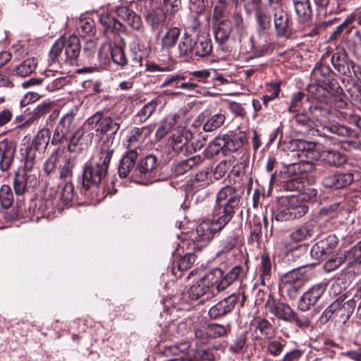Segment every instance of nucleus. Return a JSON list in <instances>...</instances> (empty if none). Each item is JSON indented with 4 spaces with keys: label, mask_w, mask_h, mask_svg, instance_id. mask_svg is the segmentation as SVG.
I'll return each instance as SVG.
<instances>
[{
    "label": "nucleus",
    "mask_w": 361,
    "mask_h": 361,
    "mask_svg": "<svg viewBox=\"0 0 361 361\" xmlns=\"http://www.w3.org/2000/svg\"><path fill=\"white\" fill-rule=\"evenodd\" d=\"M225 137H216L212 140L206 149L207 155L214 157L225 149Z\"/></svg>",
    "instance_id": "obj_46"
},
{
    "label": "nucleus",
    "mask_w": 361,
    "mask_h": 361,
    "mask_svg": "<svg viewBox=\"0 0 361 361\" xmlns=\"http://www.w3.org/2000/svg\"><path fill=\"white\" fill-rule=\"evenodd\" d=\"M64 152L57 149L54 151L44 164V170L47 174L54 172L59 166L61 159L63 158Z\"/></svg>",
    "instance_id": "obj_41"
},
{
    "label": "nucleus",
    "mask_w": 361,
    "mask_h": 361,
    "mask_svg": "<svg viewBox=\"0 0 361 361\" xmlns=\"http://www.w3.org/2000/svg\"><path fill=\"white\" fill-rule=\"evenodd\" d=\"M230 331L229 326H224L217 324L207 325V333L210 338H216L226 335Z\"/></svg>",
    "instance_id": "obj_49"
},
{
    "label": "nucleus",
    "mask_w": 361,
    "mask_h": 361,
    "mask_svg": "<svg viewBox=\"0 0 361 361\" xmlns=\"http://www.w3.org/2000/svg\"><path fill=\"white\" fill-rule=\"evenodd\" d=\"M23 201L17 197L13 209L8 213L6 218L12 221L20 220L23 216Z\"/></svg>",
    "instance_id": "obj_58"
},
{
    "label": "nucleus",
    "mask_w": 361,
    "mask_h": 361,
    "mask_svg": "<svg viewBox=\"0 0 361 361\" xmlns=\"http://www.w3.org/2000/svg\"><path fill=\"white\" fill-rule=\"evenodd\" d=\"M317 195V190L315 188L304 185L296 195L282 197L279 200L275 216L276 221H289L302 217L308 211V207L304 202L316 197Z\"/></svg>",
    "instance_id": "obj_2"
},
{
    "label": "nucleus",
    "mask_w": 361,
    "mask_h": 361,
    "mask_svg": "<svg viewBox=\"0 0 361 361\" xmlns=\"http://www.w3.org/2000/svg\"><path fill=\"white\" fill-rule=\"evenodd\" d=\"M305 267H307V265L302 266L300 268L294 269L285 274L281 279L279 286H288L290 285L304 283L307 279V276L306 272L302 270V268Z\"/></svg>",
    "instance_id": "obj_24"
},
{
    "label": "nucleus",
    "mask_w": 361,
    "mask_h": 361,
    "mask_svg": "<svg viewBox=\"0 0 361 361\" xmlns=\"http://www.w3.org/2000/svg\"><path fill=\"white\" fill-rule=\"evenodd\" d=\"M73 165L71 164V157L66 154H63V158L61 159L59 170L61 178H66L71 174Z\"/></svg>",
    "instance_id": "obj_55"
},
{
    "label": "nucleus",
    "mask_w": 361,
    "mask_h": 361,
    "mask_svg": "<svg viewBox=\"0 0 361 361\" xmlns=\"http://www.w3.org/2000/svg\"><path fill=\"white\" fill-rule=\"evenodd\" d=\"M213 27L215 40L219 44L226 42L233 30L232 23L230 20L227 19L216 20Z\"/></svg>",
    "instance_id": "obj_22"
},
{
    "label": "nucleus",
    "mask_w": 361,
    "mask_h": 361,
    "mask_svg": "<svg viewBox=\"0 0 361 361\" xmlns=\"http://www.w3.org/2000/svg\"><path fill=\"white\" fill-rule=\"evenodd\" d=\"M295 13L301 23H305L312 16V8L310 0H293Z\"/></svg>",
    "instance_id": "obj_34"
},
{
    "label": "nucleus",
    "mask_w": 361,
    "mask_h": 361,
    "mask_svg": "<svg viewBox=\"0 0 361 361\" xmlns=\"http://www.w3.org/2000/svg\"><path fill=\"white\" fill-rule=\"evenodd\" d=\"M285 345V341L274 340L269 343L267 346V350L271 355L277 356L281 353Z\"/></svg>",
    "instance_id": "obj_64"
},
{
    "label": "nucleus",
    "mask_w": 361,
    "mask_h": 361,
    "mask_svg": "<svg viewBox=\"0 0 361 361\" xmlns=\"http://www.w3.org/2000/svg\"><path fill=\"white\" fill-rule=\"evenodd\" d=\"M63 48L64 39L60 38L56 41L49 51V59L51 63L65 62L62 57V55L64 54Z\"/></svg>",
    "instance_id": "obj_44"
},
{
    "label": "nucleus",
    "mask_w": 361,
    "mask_h": 361,
    "mask_svg": "<svg viewBox=\"0 0 361 361\" xmlns=\"http://www.w3.org/2000/svg\"><path fill=\"white\" fill-rule=\"evenodd\" d=\"M326 288V284L320 283L307 290L300 298L298 308L303 311L309 310L320 299Z\"/></svg>",
    "instance_id": "obj_11"
},
{
    "label": "nucleus",
    "mask_w": 361,
    "mask_h": 361,
    "mask_svg": "<svg viewBox=\"0 0 361 361\" xmlns=\"http://www.w3.org/2000/svg\"><path fill=\"white\" fill-rule=\"evenodd\" d=\"M50 109H51V105H50V104H48V103H43V104L38 105V106L36 109H35V110L32 111V116L25 121V122L24 123V125L25 123L26 124L30 123L34 120L38 118L41 116L44 115L47 112H48L50 110Z\"/></svg>",
    "instance_id": "obj_59"
},
{
    "label": "nucleus",
    "mask_w": 361,
    "mask_h": 361,
    "mask_svg": "<svg viewBox=\"0 0 361 361\" xmlns=\"http://www.w3.org/2000/svg\"><path fill=\"white\" fill-rule=\"evenodd\" d=\"M210 183L208 170H203L192 178L188 181L190 185L193 190H199L200 188H204L208 185Z\"/></svg>",
    "instance_id": "obj_42"
},
{
    "label": "nucleus",
    "mask_w": 361,
    "mask_h": 361,
    "mask_svg": "<svg viewBox=\"0 0 361 361\" xmlns=\"http://www.w3.org/2000/svg\"><path fill=\"white\" fill-rule=\"evenodd\" d=\"M274 22L276 35L279 37L286 36L289 28L288 16L280 6L275 8Z\"/></svg>",
    "instance_id": "obj_26"
},
{
    "label": "nucleus",
    "mask_w": 361,
    "mask_h": 361,
    "mask_svg": "<svg viewBox=\"0 0 361 361\" xmlns=\"http://www.w3.org/2000/svg\"><path fill=\"white\" fill-rule=\"evenodd\" d=\"M226 116L221 112L203 116V130L205 132H212L219 128L225 122Z\"/></svg>",
    "instance_id": "obj_30"
},
{
    "label": "nucleus",
    "mask_w": 361,
    "mask_h": 361,
    "mask_svg": "<svg viewBox=\"0 0 361 361\" xmlns=\"http://www.w3.org/2000/svg\"><path fill=\"white\" fill-rule=\"evenodd\" d=\"M180 31L176 27L167 29L166 32H159L157 34L161 41L162 50H169L173 47L178 42Z\"/></svg>",
    "instance_id": "obj_25"
},
{
    "label": "nucleus",
    "mask_w": 361,
    "mask_h": 361,
    "mask_svg": "<svg viewBox=\"0 0 361 361\" xmlns=\"http://www.w3.org/2000/svg\"><path fill=\"white\" fill-rule=\"evenodd\" d=\"M353 181V175L350 173H338L326 176L323 178L322 184L326 188L334 190L343 188Z\"/></svg>",
    "instance_id": "obj_16"
},
{
    "label": "nucleus",
    "mask_w": 361,
    "mask_h": 361,
    "mask_svg": "<svg viewBox=\"0 0 361 361\" xmlns=\"http://www.w3.org/2000/svg\"><path fill=\"white\" fill-rule=\"evenodd\" d=\"M137 157V152L128 151L118 166V175L121 178L127 177L135 167V161Z\"/></svg>",
    "instance_id": "obj_29"
},
{
    "label": "nucleus",
    "mask_w": 361,
    "mask_h": 361,
    "mask_svg": "<svg viewBox=\"0 0 361 361\" xmlns=\"http://www.w3.org/2000/svg\"><path fill=\"white\" fill-rule=\"evenodd\" d=\"M195 45L193 47V54L195 56L204 57L212 53V45L209 39L200 38L195 41Z\"/></svg>",
    "instance_id": "obj_40"
},
{
    "label": "nucleus",
    "mask_w": 361,
    "mask_h": 361,
    "mask_svg": "<svg viewBox=\"0 0 361 361\" xmlns=\"http://www.w3.org/2000/svg\"><path fill=\"white\" fill-rule=\"evenodd\" d=\"M266 309L279 319L294 322L299 326L302 325V322L297 317L294 310L286 303L277 302L273 298L269 297L266 303Z\"/></svg>",
    "instance_id": "obj_9"
},
{
    "label": "nucleus",
    "mask_w": 361,
    "mask_h": 361,
    "mask_svg": "<svg viewBox=\"0 0 361 361\" xmlns=\"http://www.w3.org/2000/svg\"><path fill=\"white\" fill-rule=\"evenodd\" d=\"M97 60L104 68H106L111 61L121 66H125L128 62L123 48L111 42H105L101 46Z\"/></svg>",
    "instance_id": "obj_8"
},
{
    "label": "nucleus",
    "mask_w": 361,
    "mask_h": 361,
    "mask_svg": "<svg viewBox=\"0 0 361 361\" xmlns=\"http://www.w3.org/2000/svg\"><path fill=\"white\" fill-rule=\"evenodd\" d=\"M94 22L90 18L81 19L78 24V32L80 35H90L93 32Z\"/></svg>",
    "instance_id": "obj_61"
},
{
    "label": "nucleus",
    "mask_w": 361,
    "mask_h": 361,
    "mask_svg": "<svg viewBox=\"0 0 361 361\" xmlns=\"http://www.w3.org/2000/svg\"><path fill=\"white\" fill-rule=\"evenodd\" d=\"M310 111L313 126L322 128L324 136H329L328 133L338 136V142L343 145V147L345 149H357L360 147L357 132L344 126L331 123V114L327 109L316 105L311 106Z\"/></svg>",
    "instance_id": "obj_1"
},
{
    "label": "nucleus",
    "mask_w": 361,
    "mask_h": 361,
    "mask_svg": "<svg viewBox=\"0 0 361 361\" xmlns=\"http://www.w3.org/2000/svg\"><path fill=\"white\" fill-rule=\"evenodd\" d=\"M240 200V196L234 187H224L217 193L214 215L228 224L233 218Z\"/></svg>",
    "instance_id": "obj_4"
},
{
    "label": "nucleus",
    "mask_w": 361,
    "mask_h": 361,
    "mask_svg": "<svg viewBox=\"0 0 361 361\" xmlns=\"http://www.w3.org/2000/svg\"><path fill=\"white\" fill-rule=\"evenodd\" d=\"M232 166H234V157L220 161L214 171V178L216 180L222 178Z\"/></svg>",
    "instance_id": "obj_47"
},
{
    "label": "nucleus",
    "mask_w": 361,
    "mask_h": 361,
    "mask_svg": "<svg viewBox=\"0 0 361 361\" xmlns=\"http://www.w3.org/2000/svg\"><path fill=\"white\" fill-rule=\"evenodd\" d=\"M309 93L313 99L317 102L332 104L334 98L336 96H341L343 90L336 81H328L315 82L310 85L308 87Z\"/></svg>",
    "instance_id": "obj_7"
},
{
    "label": "nucleus",
    "mask_w": 361,
    "mask_h": 361,
    "mask_svg": "<svg viewBox=\"0 0 361 361\" xmlns=\"http://www.w3.org/2000/svg\"><path fill=\"white\" fill-rule=\"evenodd\" d=\"M116 149L114 139L108 137L101 145L99 160L94 164L87 166L82 174V186L88 190L90 186H97L105 178L110 161Z\"/></svg>",
    "instance_id": "obj_3"
},
{
    "label": "nucleus",
    "mask_w": 361,
    "mask_h": 361,
    "mask_svg": "<svg viewBox=\"0 0 361 361\" xmlns=\"http://www.w3.org/2000/svg\"><path fill=\"white\" fill-rule=\"evenodd\" d=\"M13 201V195L9 186L6 185H2L0 189V202L1 207L7 209L11 206Z\"/></svg>",
    "instance_id": "obj_51"
},
{
    "label": "nucleus",
    "mask_w": 361,
    "mask_h": 361,
    "mask_svg": "<svg viewBox=\"0 0 361 361\" xmlns=\"http://www.w3.org/2000/svg\"><path fill=\"white\" fill-rule=\"evenodd\" d=\"M239 230L238 231H233L221 241V252H228L235 246L239 236Z\"/></svg>",
    "instance_id": "obj_50"
},
{
    "label": "nucleus",
    "mask_w": 361,
    "mask_h": 361,
    "mask_svg": "<svg viewBox=\"0 0 361 361\" xmlns=\"http://www.w3.org/2000/svg\"><path fill=\"white\" fill-rule=\"evenodd\" d=\"M247 341V333H241L235 339L234 343L231 345L229 349L235 353H240L244 348Z\"/></svg>",
    "instance_id": "obj_62"
},
{
    "label": "nucleus",
    "mask_w": 361,
    "mask_h": 361,
    "mask_svg": "<svg viewBox=\"0 0 361 361\" xmlns=\"http://www.w3.org/2000/svg\"><path fill=\"white\" fill-rule=\"evenodd\" d=\"M219 277V271H209L190 287L189 297L192 300L202 299V302L210 300L221 292L216 283Z\"/></svg>",
    "instance_id": "obj_5"
},
{
    "label": "nucleus",
    "mask_w": 361,
    "mask_h": 361,
    "mask_svg": "<svg viewBox=\"0 0 361 361\" xmlns=\"http://www.w3.org/2000/svg\"><path fill=\"white\" fill-rule=\"evenodd\" d=\"M343 299L341 297L337 298L322 313L321 316V320L322 322H326L333 314L337 310H340L341 304L343 302Z\"/></svg>",
    "instance_id": "obj_52"
},
{
    "label": "nucleus",
    "mask_w": 361,
    "mask_h": 361,
    "mask_svg": "<svg viewBox=\"0 0 361 361\" xmlns=\"http://www.w3.org/2000/svg\"><path fill=\"white\" fill-rule=\"evenodd\" d=\"M188 143V139L183 135H180L178 133L177 135L173 134L172 137H171V144L172 145V148L173 151L178 153L186 151Z\"/></svg>",
    "instance_id": "obj_48"
},
{
    "label": "nucleus",
    "mask_w": 361,
    "mask_h": 361,
    "mask_svg": "<svg viewBox=\"0 0 361 361\" xmlns=\"http://www.w3.org/2000/svg\"><path fill=\"white\" fill-rule=\"evenodd\" d=\"M117 14L120 18L125 21L134 30H139L142 26V20L133 10L128 7L122 6L117 10Z\"/></svg>",
    "instance_id": "obj_28"
},
{
    "label": "nucleus",
    "mask_w": 361,
    "mask_h": 361,
    "mask_svg": "<svg viewBox=\"0 0 361 361\" xmlns=\"http://www.w3.org/2000/svg\"><path fill=\"white\" fill-rule=\"evenodd\" d=\"M159 104V99H154L145 104L135 114V120L141 123L145 122L155 111Z\"/></svg>",
    "instance_id": "obj_36"
},
{
    "label": "nucleus",
    "mask_w": 361,
    "mask_h": 361,
    "mask_svg": "<svg viewBox=\"0 0 361 361\" xmlns=\"http://www.w3.org/2000/svg\"><path fill=\"white\" fill-rule=\"evenodd\" d=\"M224 137H225V142H226L225 149L231 152H236L242 147L247 141L246 135L243 132H239L231 137L227 135L224 136Z\"/></svg>",
    "instance_id": "obj_37"
},
{
    "label": "nucleus",
    "mask_w": 361,
    "mask_h": 361,
    "mask_svg": "<svg viewBox=\"0 0 361 361\" xmlns=\"http://www.w3.org/2000/svg\"><path fill=\"white\" fill-rule=\"evenodd\" d=\"M314 233V226L312 225H303L295 230L290 234V238L295 242L305 240L312 236Z\"/></svg>",
    "instance_id": "obj_43"
},
{
    "label": "nucleus",
    "mask_w": 361,
    "mask_h": 361,
    "mask_svg": "<svg viewBox=\"0 0 361 361\" xmlns=\"http://www.w3.org/2000/svg\"><path fill=\"white\" fill-rule=\"evenodd\" d=\"M102 116L103 114L101 112H96L86 120L82 126V128H85L86 130L88 129L91 131H93V130H96L97 128H100Z\"/></svg>",
    "instance_id": "obj_56"
},
{
    "label": "nucleus",
    "mask_w": 361,
    "mask_h": 361,
    "mask_svg": "<svg viewBox=\"0 0 361 361\" xmlns=\"http://www.w3.org/2000/svg\"><path fill=\"white\" fill-rule=\"evenodd\" d=\"M80 51V39L77 36H70L68 39H64V54L62 55L63 60L66 63H73L78 58Z\"/></svg>",
    "instance_id": "obj_19"
},
{
    "label": "nucleus",
    "mask_w": 361,
    "mask_h": 361,
    "mask_svg": "<svg viewBox=\"0 0 361 361\" xmlns=\"http://www.w3.org/2000/svg\"><path fill=\"white\" fill-rule=\"evenodd\" d=\"M15 149L5 140L0 142V170L7 171L13 162Z\"/></svg>",
    "instance_id": "obj_27"
},
{
    "label": "nucleus",
    "mask_w": 361,
    "mask_h": 361,
    "mask_svg": "<svg viewBox=\"0 0 361 361\" xmlns=\"http://www.w3.org/2000/svg\"><path fill=\"white\" fill-rule=\"evenodd\" d=\"M271 261L269 256L262 255L259 265L260 279L262 284H265V281L269 279L271 273Z\"/></svg>",
    "instance_id": "obj_45"
},
{
    "label": "nucleus",
    "mask_w": 361,
    "mask_h": 361,
    "mask_svg": "<svg viewBox=\"0 0 361 361\" xmlns=\"http://www.w3.org/2000/svg\"><path fill=\"white\" fill-rule=\"evenodd\" d=\"M157 166V159L155 156L149 154L147 155L139 163L137 171L139 172L141 176L146 178V182L149 181L151 183L154 180H151L154 171Z\"/></svg>",
    "instance_id": "obj_21"
},
{
    "label": "nucleus",
    "mask_w": 361,
    "mask_h": 361,
    "mask_svg": "<svg viewBox=\"0 0 361 361\" xmlns=\"http://www.w3.org/2000/svg\"><path fill=\"white\" fill-rule=\"evenodd\" d=\"M195 261V255L192 253H187L182 257L178 263V269L183 271L190 269Z\"/></svg>",
    "instance_id": "obj_63"
},
{
    "label": "nucleus",
    "mask_w": 361,
    "mask_h": 361,
    "mask_svg": "<svg viewBox=\"0 0 361 361\" xmlns=\"http://www.w3.org/2000/svg\"><path fill=\"white\" fill-rule=\"evenodd\" d=\"M94 132L82 127L78 129L72 136L68 149L71 152L86 150L92 144Z\"/></svg>",
    "instance_id": "obj_10"
},
{
    "label": "nucleus",
    "mask_w": 361,
    "mask_h": 361,
    "mask_svg": "<svg viewBox=\"0 0 361 361\" xmlns=\"http://www.w3.org/2000/svg\"><path fill=\"white\" fill-rule=\"evenodd\" d=\"M124 118L122 114L111 113L108 116H102L100 128H97L96 132L104 134L110 132L115 135L119 130Z\"/></svg>",
    "instance_id": "obj_18"
},
{
    "label": "nucleus",
    "mask_w": 361,
    "mask_h": 361,
    "mask_svg": "<svg viewBox=\"0 0 361 361\" xmlns=\"http://www.w3.org/2000/svg\"><path fill=\"white\" fill-rule=\"evenodd\" d=\"M194 45H195V40L190 36L185 35L178 45V56L180 58L192 56Z\"/></svg>",
    "instance_id": "obj_39"
},
{
    "label": "nucleus",
    "mask_w": 361,
    "mask_h": 361,
    "mask_svg": "<svg viewBox=\"0 0 361 361\" xmlns=\"http://www.w3.org/2000/svg\"><path fill=\"white\" fill-rule=\"evenodd\" d=\"M178 116L176 114H170L161 122L156 132L157 139H162L177 123Z\"/></svg>",
    "instance_id": "obj_38"
},
{
    "label": "nucleus",
    "mask_w": 361,
    "mask_h": 361,
    "mask_svg": "<svg viewBox=\"0 0 361 361\" xmlns=\"http://www.w3.org/2000/svg\"><path fill=\"white\" fill-rule=\"evenodd\" d=\"M99 22L106 31L115 32L123 30V24L109 13H103L99 16Z\"/></svg>",
    "instance_id": "obj_35"
},
{
    "label": "nucleus",
    "mask_w": 361,
    "mask_h": 361,
    "mask_svg": "<svg viewBox=\"0 0 361 361\" xmlns=\"http://www.w3.org/2000/svg\"><path fill=\"white\" fill-rule=\"evenodd\" d=\"M147 23L152 30L159 29L165 24L166 14L162 8H156L149 11L145 17Z\"/></svg>",
    "instance_id": "obj_32"
},
{
    "label": "nucleus",
    "mask_w": 361,
    "mask_h": 361,
    "mask_svg": "<svg viewBox=\"0 0 361 361\" xmlns=\"http://www.w3.org/2000/svg\"><path fill=\"white\" fill-rule=\"evenodd\" d=\"M305 182L306 180L302 177L295 176L288 180L283 187L286 190L297 191L299 193Z\"/></svg>",
    "instance_id": "obj_53"
},
{
    "label": "nucleus",
    "mask_w": 361,
    "mask_h": 361,
    "mask_svg": "<svg viewBox=\"0 0 361 361\" xmlns=\"http://www.w3.org/2000/svg\"><path fill=\"white\" fill-rule=\"evenodd\" d=\"M250 326L253 329V334L256 339L271 340L275 336L276 329L270 322L264 318H255L251 322Z\"/></svg>",
    "instance_id": "obj_12"
},
{
    "label": "nucleus",
    "mask_w": 361,
    "mask_h": 361,
    "mask_svg": "<svg viewBox=\"0 0 361 361\" xmlns=\"http://www.w3.org/2000/svg\"><path fill=\"white\" fill-rule=\"evenodd\" d=\"M238 300V295L233 293L223 300L212 307L209 315L212 319H217L230 312L235 307Z\"/></svg>",
    "instance_id": "obj_15"
},
{
    "label": "nucleus",
    "mask_w": 361,
    "mask_h": 361,
    "mask_svg": "<svg viewBox=\"0 0 361 361\" xmlns=\"http://www.w3.org/2000/svg\"><path fill=\"white\" fill-rule=\"evenodd\" d=\"M342 255L345 262L346 269L361 264V241Z\"/></svg>",
    "instance_id": "obj_33"
},
{
    "label": "nucleus",
    "mask_w": 361,
    "mask_h": 361,
    "mask_svg": "<svg viewBox=\"0 0 361 361\" xmlns=\"http://www.w3.org/2000/svg\"><path fill=\"white\" fill-rule=\"evenodd\" d=\"M319 160L331 166H339L347 161L345 154L334 149L324 150L319 154Z\"/></svg>",
    "instance_id": "obj_23"
},
{
    "label": "nucleus",
    "mask_w": 361,
    "mask_h": 361,
    "mask_svg": "<svg viewBox=\"0 0 361 361\" xmlns=\"http://www.w3.org/2000/svg\"><path fill=\"white\" fill-rule=\"evenodd\" d=\"M74 120L73 111L65 114L60 120L54 130L52 143L57 145L66 140V135L70 131L71 127Z\"/></svg>",
    "instance_id": "obj_17"
},
{
    "label": "nucleus",
    "mask_w": 361,
    "mask_h": 361,
    "mask_svg": "<svg viewBox=\"0 0 361 361\" xmlns=\"http://www.w3.org/2000/svg\"><path fill=\"white\" fill-rule=\"evenodd\" d=\"M295 145L297 149L301 152L306 153V156L312 154L314 152L316 145L313 142L306 141L304 140H295Z\"/></svg>",
    "instance_id": "obj_57"
},
{
    "label": "nucleus",
    "mask_w": 361,
    "mask_h": 361,
    "mask_svg": "<svg viewBox=\"0 0 361 361\" xmlns=\"http://www.w3.org/2000/svg\"><path fill=\"white\" fill-rule=\"evenodd\" d=\"M331 61L334 68L342 75H349L351 73L353 62H349L348 55L344 49L337 47L332 54Z\"/></svg>",
    "instance_id": "obj_14"
},
{
    "label": "nucleus",
    "mask_w": 361,
    "mask_h": 361,
    "mask_svg": "<svg viewBox=\"0 0 361 361\" xmlns=\"http://www.w3.org/2000/svg\"><path fill=\"white\" fill-rule=\"evenodd\" d=\"M48 141L44 135L39 133L35 138L32 140V145L26 149L25 161L24 163V170H30L35 162L36 152L40 146H45Z\"/></svg>",
    "instance_id": "obj_20"
},
{
    "label": "nucleus",
    "mask_w": 361,
    "mask_h": 361,
    "mask_svg": "<svg viewBox=\"0 0 361 361\" xmlns=\"http://www.w3.org/2000/svg\"><path fill=\"white\" fill-rule=\"evenodd\" d=\"M150 127L133 128L126 137L123 145L128 151L136 152L145 139L151 133Z\"/></svg>",
    "instance_id": "obj_13"
},
{
    "label": "nucleus",
    "mask_w": 361,
    "mask_h": 361,
    "mask_svg": "<svg viewBox=\"0 0 361 361\" xmlns=\"http://www.w3.org/2000/svg\"><path fill=\"white\" fill-rule=\"evenodd\" d=\"M226 224L214 215L212 220L207 219L201 221L197 226L196 233L192 238L195 245V249L201 250L205 247L212 239L214 234L221 231Z\"/></svg>",
    "instance_id": "obj_6"
},
{
    "label": "nucleus",
    "mask_w": 361,
    "mask_h": 361,
    "mask_svg": "<svg viewBox=\"0 0 361 361\" xmlns=\"http://www.w3.org/2000/svg\"><path fill=\"white\" fill-rule=\"evenodd\" d=\"M219 271L220 273V277L216 281L218 287L220 291H223L227 288L239 276L241 268L240 267H233L225 276H224L223 271L221 269L216 268L212 270V271Z\"/></svg>",
    "instance_id": "obj_31"
},
{
    "label": "nucleus",
    "mask_w": 361,
    "mask_h": 361,
    "mask_svg": "<svg viewBox=\"0 0 361 361\" xmlns=\"http://www.w3.org/2000/svg\"><path fill=\"white\" fill-rule=\"evenodd\" d=\"M345 264L343 255L329 258L324 264V269L326 272H331L338 269L342 264Z\"/></svg>",
    "instance_id": "obj_54"
},
{
    "label": "nucleus",
    "mask_w": 361,
    "mask_h": 361,
    "mask_svg": "<svg viewBox=\"0 0 361 361\" xmlns=\"http://www.w3.org/2000/svg\"><path fill=\"white\" fill-rule=\"evenodd\" d=\"M303 284L304 283H298L288 286H279V288L282 292L286 293L290 300H295L298 298Z\"/></svg>",
    "instance_id": "obj_60"
}]
</instances>
